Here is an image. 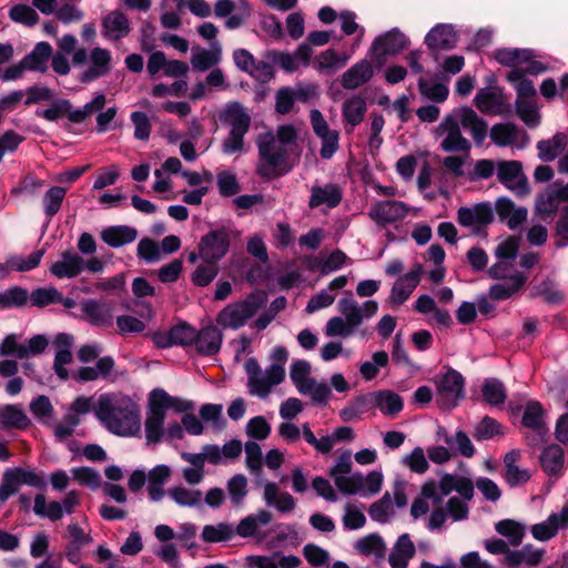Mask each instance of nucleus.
Segmentation results:
<instances>
[{"mask_svg": "<svg viewBox=\"0 0 568 568\" xmlns=\"http://www.w3.org/2000/svg\"><path fill=\"white\" fill-rule=\"evenodd\" d=\"M290 377L296 389L301 393L314 381L311 377V364L305 359L294 361L291 365Z\"/></svg>", "mask_w": 568, "mask_h": 568, "instance_id": "680f3d73", "label": "nucleus"}, {"mask_svg": "<svg viewBox=\"0 0 568 568\" xmlns=\"http://www.w3.org/2000/svg\"><path fill=\"white\" fill-rule=\"evenodd\" d=\"M546 550L537 548L532 544H526L519 549H511L507 558H503L501 562L508 568H518L526 566L528 568L537 567L544 561Z\"/></svg>", "mask_w": 568, "mask_h": 568, "instance_id": "412c9836", "label": "nucleus"}, {"mask_svg": "<svg viewBox=\"0 0 568 568\" xmlns=\"http://www.w3.org/2000/svg\"><path fill=\"white\" fill-rule=\"evenodd\" d=\"M346 264H352V260L342 250L336 248L325 260L322 262L315 261V264L310 265L308 268H318L322 275H328Z\"/></svg>", "mask_w": 568, "mask_h": 568, "instance_id": "864d4df0", "label": "nucleus"}, {"mask_svg": "<svg viewBox=\"0 0 568 568\" xmlns=\"http://www.w3.org/2000/svg\"><path fill=\"white\" fill-rule=\"evenodd\" d=\"M75 67L87 64L82 72L81 81L84 83L95 81L108 75L112 70V52L109 49L94 47L88 53L87 49L79 48L72 55Z\"/></svg>", "mask_w": 568, "mask_h": 568, "instance_id": "39448f33", "label": "nucleus"}, {"mask_svg": "<svg viewBox=\"0 0 568 568\" xmlns=\"http://www.w3.org/2000/svg\"><path fill=\"white\" fill-rule=\"evenodd\" d=\"M256 144L258 150L256 173L262 179L273 180L291 171L288 149L275 140L273 134L258 136Z\"/></svg>", "mask_w": 568, "mask_h": 568, "instance_id": "20e7f679", "label": "nucleus"}, {"mask_svg": "<svg viewBox=\"0 0 568 568\" xmlns=\"http://www.w3.org/2000/svg\"><path fill=\"white\" fill-rule=\"evenodd\" d=\"M568 527V505H565L560 513L551 514L548 518L539 524L531 526L532 537L538 541H548L554 538L560 528Z\"/></svg>", "mask_w": 568, "mask_h": 568, "instance_id": "4be33fe9", "label": "nucleus"}, {"mask_svg": "<svg viewBox=\"0 0 568 568\" xmlns=\"http://www.w3.org/2000/svg\"><path fill=\"white\" fill-rule=\"evenodd\" d=\"M226 488L232 505L239 507L243 504L248 493L247 478L242 474H236L227 480Z\"/></svg>", "mask_w": 568, "mask_h": 568, "instance_id": "338daca9", "label": "nucleus"}, {"mask_svg": "<svg viewBox=\"0 0 568 568\" xmlns=\"http://www.w3.org/2000/svg\"><path fill=\"white\" fill-rule=\"evenodd\" d=\"M407 45L408 40L405 34L397 29H393L373 41L371 53L374 60L383 63L385 57L398 54L405 50Z\"/></svg>", "mask_w": 568, "mask_h": 568, "instance_id": "dca6fc26", "label": "nucleus"}, {"mask_svg": "<svg viewBox=\"0 0 568 568\" xmlns=\"http://www.w3.org/2000/svg\"><path fill=\"white\" fill-rule=\"evenodd\" d=\"M418 90L425 99L436 103L444 102L449 94L447 85L425 78L418 80Z\"/></svg>", "mask_w": 568, "mask_h": 568, "instance_id": "5fc2aeb1", "label": "nucleus"}, {"mask_svg": "<svg viewBox=\"0 0 568 568\" xmlns=\"http://www.w3.org/2000/svg\"><path fill=\"white\" fill-rule=\"evenodd\" d=\"M84 268V260L70 251L61 254V260L53 263L50 272L58 278H72L78 276Z\"/></svg>", "mask_w": 568, "mask_h": 568, "instance_id": "c756f323", "label": "nucleus"}, {"mask_svg": "<svg viewBox=\"0 0 568 568\" xmlns=\"http://www.w3.org/2000/svg\"><path fill=\"white\" fill-rule=\"evenodd\" d=\"M235 536L232 525L227 523H220L217 525H206L202 530V539L205 542H222L229 541Z\"/></svg>", "mask_w": 568, "mask_h": 568, "instance_id": "13d9d810", "label": "nucleus"}, {"mask_svg": "<svg viewBox=\"0 0 568 568\" xmlns=\"http://www.w3.org/2000/svg\"><path fill=\"white\" fill-rule=\"evenodd\" d=\"M496 173L498 181L517 195L524 196L529 193L528 181L519 161H499Z\"/></svg>", "mask_w": 568, "mask_h": 568, "instance_id": "f8f14e48", "label": "nucleus"}, {"mask_svg": "<svg viewBox=\"0 0 568 568\" xmlns=\"http://www.w3.org/2000/svg\"><path fill=\"white\" fill-rule=\"evenodd\" d=\"M220 122L230 128L227 136L222 142V151L225 154H235L244 151V136L252 123L251 114L240 102L226 103L219 112Z\"/></svg>", "mask_w": 568, "mask_h": 568, "instance_id": "7ed1b4c3", "label": "nucleus"}, {"mask_svg": "<svg viewBox=\"0 0 568 568\" xmlns=\"http://www.w3.org/2000/svg\"><path fill=\"white\" fill-rule=\"evenodd\" d=\"M372 408H374L372 393L362 394L351 399L346 406L339 410V418L346 423L355 422Z\"/></svg>", "mask_w": 568, "mask_h": 568, "instance_id": "4c0bfd02", "label": "nucleus"}, {"mask_svg": "<svg viewBox=\"0 0 568 568\" xmlns=\"http://www.w3.org/2000/svg\"><path fill=\"white\" fill-rule=\"evenodd\" d=\"M420 268L412 270L400 276L393 285L389 294V303L399 306L405 303L420 282Z\"/></svg>", "mask_w": 568, "mask_h": 568, "instance_id": "393cba45", "label": "nucleus"}, {"mask_svg": "<svg viewBox=\"0 0 568 568\" xmlns=\"http://www.w3.org/2000/svg\"><path fill=\"white\" fill-rule=\"evenodd\" d=\"M520 134L518 126L510 122L494 124L489 132L493 143L503 148L517 144Z\"/></svg>", "mask_w": 568, "mask_h": 568, "instance_id": "a18cd8bd", "label": "nucleus"}, {"mask_svg": "<svg viewBox=\"0 0 568 568\" xmlns=\"http://www.w3.org/2000/svg\"><path fill=\"white\" fill-rule=\"evenodd\" d=\"M244 368L247 375L250 394L260 398H266L273 387L284 381L280 367H267L263 371L255 358H248L244 364Z\"/></svg>", "mask_w": 568, "mask_h": 568, "instance_id": "0eeeda50", "label": "nucleus"}, {"mask_svg": "<svg viewBox=\"0 0 568 568\" xmlns=\"http://www.w3.org/2000/svg\"><path fill=\"white\" fill-rule=\"evenodd\" d=\"M416 548L408 534L400 535L388 555L392 568H407L409 560L415 556Z\"/></svg>", "mask_w": 568, "mask_h": 568, "instance_id": "7c9ffc66", "label": "nucleus"}, {"mask_svg": "<svg viewBox=\"0 0 568 568\" xmlns=\"http://www.w3.org/2000/svg\"><path fill=\"white\" fill-rule=\"evenodd\" d=\"M273 519L271 511L266 509H260L255 514L248 515L240 520L237 526L234 528L235 535L242 538L256 537L258 528L268 525Z\"/></svg>", "mask_w": 568, "mask_h": 568, "instance_id": "473e14b6", "label": "nucleus"}, {"mask_svg": "<svg viewBox=\"0 0 568 568\" xmlns=\"http://www.w3.org/2000/svg\"><path fill=\"white\" fill-rule=\"evenodd\" d=\"M106 103V97L103 93H98L95 97L85 103L81 109L72 110L70 113V122L71 123H83L88 118H90L93 113L100 112L103 110Z\"/></svg>", "mask_w": 568, "mask_h": 568, "instance_id": "bf43d9fd", "label": "nucleus"}, {"mask_svg": "<svg viewBox=\"0 0 568 568\" xmlns=\"http://www.w3.org/2000/svg\"><path fill=\"white\" fill-rule=\"evenodd\" d=\"M460 128L468 131L478 145L483 144L488 132L487 122L473 109L467 106L455 109L445 115L435 129L436 136L442 138L439 145L443 151L463 152L468 155L471 143L462 134Z\"/></svg>", "mask_w": 568, "mask_h": 568, "instance_id": "f257e3e1", "label": "nucleus"}, {"mask_svg": "<svg viewBox=\"0 0 568 568\" xmlns=\"http://www.w3.org/2000/svg\"><path fill=\"white\" fill-rule=\"evenodd\" d=\"M33 511L40 517L58 521L63 517V508L59 501L47 503L45 496L38 494L34 497Z\"/></svg>", "mask_w": 568, "mask_h": 568, "instance_id": "4d7b16f0", "label": "nucleus"}, {"mask_svg": "<svg viewBox=\"0 0 568 568\" xmlns=\"http://www.w3.org/2000/svg\"><path fill=\"white\" fill-rule=\"evenodd\" d=\"M527 280L528 277L524 273L516 271L511 276H509V281L506 280L504 283H496L491 285L489 288V297L494 301H505L510 298L524 287Z\"/></svg>", "mask_w": 568, "mask_h": 568, "instance_id": "c9c22d12", "label": "nucleus"}, {"mask_svg": "<svg viewBox=\"0 0 568 568\" xmlns=\"http://www.w3.org/2000/svg\"><path fill=\"white\" fill-rule=\"evenodd\" d=\"M166 414L155 405L149 397L146 418H145V437L148 443L158 444L164 435V422Z\"/></svg>", "mask_w": 568, "mask_h": 568, "instance_id": "cd10ccee", "label": "nucleus"}, {"mask_svg": "<svg viewBox=\"0 0 568 568\" xmlns=\"http://www.w3.org/2000/svg\"><path fill=\"white\" fill-rule=\"evenodd\" d=\"M457 36L449 24H437L426 36L425 43L430 50H448L455 48Z\"/></svg>", "mask_w": 568, "mask_h": 568, "instance_id": "2f4dec72", "label": "nucleus"}, {"mask_svg": "<svg viewBox=\"0 0 568 568\" xmlns=\"http://www.w3.org/2000/svg\"><path fill=\"white\" fill-rule=\"evenodd\" d=\"M131 32V22L128 16L121 10L108 12L101 20V33L111 41H119Z\"/></svg>", "mask_w": 568, "mask_h": 568, "instance_id": "6ab92c4d", "label": "nucleus"}, {"mask_svg": "<svg viewBox=\"0 0 568 568\" xmlns=\"http://www.w3.org/2000/svg\"><path fill=\"white\" fill-rule=\"evenodd\" d=\"M516 113L529 128L540 123V114L534 99H516Z\"/></svg>", "mask_w": 568, "mask_h": 568, "instance_id": "052dcab7", "label": "nucleus"}, {"mask_svg": "<svg viewBox=\"0 0 568 568\" xmlns=\"http://www.w3.org/2000/svg\"><path fill=\"white\" fill-rule=\"evenodd\" d=\"M474 103L480 112L489 115H503L511 111L507 98L498 88L480 89L474 99Z\"/></svg>", "mask_w": 568, "mask_h": 568, "instance_id": "f3484780", "label": "nucleus"}, {"mask_svg": "<svg viewBox=\"0 0 568 568\" xmlns=\"http://www.w3.org/2000/svg\"><path fill=\"white\" fill-rule=\"evenodd\" d=\"M520 457V450L517 449L510 450L504 457V478L510 487L524 485L531 478V471L519 466Z\"/></svg>", "mask_w": 568, "mask_h": 568, "instance_id": "bb28decb", "label": "nucleus"}, {"mask_svg": "<svg viewBox=\"0 0 568 568\" xmlns=\"http://www.w3.org/2000/svg\"><path fill=\"white\" fill-rule=\"evenodd\" d=\"M484 400L490 406H501L507 398L504 383L497 378H486L481 386Z\"/></svg>", "mask_w": 568, "mask_h": 568, "instance_id": "8fccbe9b", "label": "nucleus"}, {"mask_svg": "<svg viewBox=\"0 0 568 568\" xmlns=\"http://www.w3.org/2000/svg\"><path fill=\"white\" fill-rule=\"evenodd\" d=\"M82 320L93 326L109 327L113 324V307L110 303L88 298L80 305Z\"/></svg>", "mask_w": 568, "mask_h": 568, "instance_id": "a211bd4d", "label": "nucleus"}, {"mask_svg": "<svg viewBox=\"0 0 568 568\" xmlns=\"http://www.w3.org/2000/svg\"><path fill=\"white\" fill-rule=\"evenodd\" d=\"M306 94L302 91H294L291 88H281L275 95V110L278 114H287L294 105L295 100H304Z\"/></svg>", "mask_w": 568, "mask_h": 568, "instance_id": "e2e57ef3", "label": "nucleus"}, {"mask_svg": "<svg viewBox=\"0 0 568 568\" xmlns=\"http://www.w3.org/2000/svg\"><path fill=\"white\" fill-rule=\"evenodd\" d=\"M568 146V135L562 132L556 133L552 138L537 142V150L540 160L544 162L554 161Z\"/></svg>", "mask_w": 568, "mask_h": 568, "instance_id": "ea45409f", "label": "nucleus"}, {"mask_svg": "<svg viewBox=\"0 0 568 568\" xmlns=\"http://www.w3.org/2000/svg\"><path fill=\"white\" fill-rule=\"evenodd\" d=\"M436 386V403L442 409L456 407L465 397V378L456 369L448 367L447 371L434 378Z\"/></svg>", "mask_w": 568, "mask_h": 568, "instance_id": "423d86ee", "label": "nucleus"}, {"mask_svg": "<svg viewBox=\"0 0 568 568\" xmlns=\"http://www.w3.org/2000/svg\"><path fill=\"white\" fill-rule=\"evenodd\" d=\"M409 210V206L402 201L381 200L371 204L367 214L378 226L386 227L402 222L408 215Z\"/></svg>", "mask_w": 568, "mask_h": 568, "instance_id": "1a4fd4ad", "label": "nucleus"}, {"mask_svg": "<svg viewBox=\"0 0 568 568\" xmlns=\"http://www.w3.org/2000/svg\"><path fill=\"white\" fill-rule=\"evenodd\" d=\"M221 60L220 49L215 51L193 48L191 64L196 71H206L212 67L216 65Z\"/></svg>", "mask_w": 568, "mask_h": 568, "instance_id": "6e6d98bb", "label": "nucleus"}, {"mask_svg": "<svg viewBox=\"0 0 568 568\" xmlns=\"http://www.w3.org/2000/svg\"><path fill=\"white\" fill-rule=\"evenodd\" d=\"M342 199L343 190L335 183L313 185L311 189L308 206L311 209H316L325 205L328 209H334L339 205Z\"/></svg>", "mask_w": 568, "mask_h": 568, "instance_id": "5701e85b", "label": "nucleus"}, {"mask_svg": "<svg viewBox=\"0 0 568 568\" xmlns=\"http://www.w3.org/2000/svg\"><path fill=\"white\" fill-rule=\"evenodd\" d=\"M545 414L546 412L539 402L529 400L524 409L523 425L532 429L539 437H541L548 430L545 423Z\"/></svg>", "mask_w": 568, "mask_h": 568, "instance_id": "58836bf2", "label": "nucleus"}, {"mask_svg": "<svg viewBox=\"0 0 568 568\" xmlns=\"http://www.w3.org/2000/svg\"><path fill=\"white\" fill-rule=\"evenodd\" d=\"M230 248V232L222 227L202 236L199 243V254L203 261L219 262Z\"/></svg>", "mask_w": 568, "mask_h": 568, "instance_id": "9d476101", "label": "nucleus"}, {"mask_svg": "<svg viewBox=\"0 0 568 568\" xmlns=\"http://www.w3.org/2000/svg\"><path fill=\"white\" fill-rule=\"evenodd\" d=\"M469 507L466 500L460 499L459 497H450L445 508L436 507L429 515L427 528L432 531L440 529L448 517H450L454 521H462L468 518Z\"/></svg>", "mask_w": 568, "mask_h": 568, "instance_id": "ddd939ff", "label": "nucleus"}, {"mask_svg": "<svg viewBox=\"0 0 568 568\" xmlns=\"http://www.w3.org/2000/svg\"><path fill=\"white\" fill-rule=\"evenodd\" d=\"M263 500L270 507L275 508L280 513H291L296 506L294 497L281 490L276 483L270 481L264 485Z\"/></svg>", "mask_w": 568, "mask_h": 568, "instance_id": "c85d7f7f", "label": "nucleus"}, {"mask_svg": "<svg viewBox=\"0 0 568 568\" xmlns=\"http://www.w3.org/2000/svg\"><path fill=\"white\" fill-rule=\"evenodd\" d=\"M366 111V100L358 94L347 98L342 103V116L346 133H352L355 126L363 122Z\"/></svg>", "mask_w": 568, "mask_h": 568, "instance_id": "b1692460", "label": "nucleus"}, {"mask_svg": "<svg viewBox=\"0 0 568 568\" xmlns=\"http://www.w3.org/2000/svg\"><path fill=\"white\" fill-rule=\"evenodd\" d=\"M373 74L372 63L367 60H361L342 75V87L347 90L357 89L368 82Z\"/></svg>", "mask_w": 568, "mask_h": 568, "instance_id": "f704fd0d", "label": "nucleus"}, {"mask_svg": "<svg viewBox=\"0 0 568 568\" xmlns=\"http://www.w3.org/2000/svg\"><path fill=\"white\" fill-rule=\"evenodd\" d=\"M52 47L48 42H39L33 50L23 57L22 62L28 71L45 72Z\"/></svg>", "mask_w": 568, "mask_h": 568, "instance_id": "37998d69", "label": "nucleus"}, {"mask_svg": "<svg viewBox=\"0 0 568 568\" xmlns=\"http://www.w3.org/2000/svg\"><path fill=\"white\" fill-rule=\"evenodd\" d=\"M67 194V189L61 186L50 187L43 195V209L48 219H52L61 209Z\"/></svg>", "mask_w": 568, "mask_h": 568, "instance_id": "69168bd1", "label": "nucleus"}, {"mask_svg": "<svg viewBox=\"0 0 568 568\" xmlns=\"http://www.w3.org/2000/svg\"><path fill=\"white\" fill-rule=\"evenodd\" d=\"M494 57L501 65L515 69L521 68L520 65L530 59L531 51L526 49L504 48L496 50Z\"/></svg>", "mask_w": 568, "mask_h": 568, "instance_id": "603ef678", "label": "nucleus"}, {"mask_svg": "<svg viewBox=\"0 0 568 568\" xmlns=\"http://www.w3.org/2000/svg\"><path fill=\"white\" fill-rule=\"evenodd\" d=\"M310 122L314 134L321 140V158L331 159L339 149V132L329 128L323 113L317 109L311 110Z\"/></svg>", "mask_w": 568, "mask_h": 568, "instance_id": "6e6552de", "label": "nucleus"}, {"mask_svg": "<svg viewBox=\"0 0 568 568\" xmlns=\"http://www.w3.org/2000/svg\"><path fill=\"white\" fill-rule=\"evenodd\" d=\"M138 232L126 225L109 226L101 231L102 241L111 247H120L135 241Z\"/></svg>", "mask_w": 568, "mask_h": 568, "instance_id": "a19ab883", "label": "nucleus"}, {"mask_svg": "<svg viewBox=\"0 0 568 568\" xmlns=\"http://www.w3.org/2000/svg\"><path fill=\"white\" fill-rule=\"evenodd\" d=\"M506 79L515 87L517 99H534L536 97L534 83L525 78V71L521 68L511 69Z\"/></svg>", "mask_w": 568, "mask_h": 568, "instance_id": "3c124183", "label": "nucleus"}, {"mask_svg": "<svg viewBox=\"0 0 568 568\" xmlns=\"http://www.w3.org/2000/svg\"><path fill=\"white\" fill-rule=\"evenodd\" d=\"M223 341L221 331L213 325L202 327L195 333L194 344L196 352L203 356H211L219 353Z\"/></svg>", "mask_w": 568, "mask_h": 568, "instance_id": "a878e982", "label": "nucleus"}, {"mask_svg": "<svg viewBox=\"0 0 568 568\" xmlns=\"http://www.w3.org/2000/svg\"><path fill=\"white\" fill-rule=\"evenodd\" d=\"M494 220L493 207L489 203H477L471 207L463 206L457 211V221L460 225L479 230Z\"/></svg>", "mask_w": 568, "mask_h": 568, "instance_id": "aec40b11", "label": "nucleus"}, {"mask_svg": "<svg viewBox=\"0 0 568 568\" xmlns=\"http://www.w3.org/2000/svg\"><path fill=\"white\" fill-rule=\"evenodd\" d=\"M156 406L162 408L166 414L168 409H173L175 413H186L193 409V403L169 395L164 389L158 388L150 393L149 396Z\"/></svg>", "mask_w": 568, "mask_h": 568, "instance_id": "c03bdc74", "label": "nucleus"}, {"mask_svg": "<svg viewBox=\"0 0 568 568\" xmlns=\"http://www.w3.org/2000/svg\"><path fill=\"white\" fill-rule=\"evenodd\" d=\"M394 504L388 491H386L379 500L373 503L368 508L369 517L373 520L383 524L388 521L389 517L394 516Z\"/></svg>", "mask_w": 568, "mask_h": 568, "instance_id": "774afa93", "label": "nucleus"}, {"mask_svg": "<svg viewBox=\"0 0 568 568\" xmlns=\"http://www.w3.org/2000/svg\"><path fill=\"white\" fill-rule=\"evenodd\" d=\"M559 204L560 203L554 190L549 185L538 194L536 200V211L541 216V219L546 220L558 210Z\"/></svg>", "mask_w": 568, "mask_h": 568, "instance_id": "0e129e2a", "label": "nucleus"}, {"mask_svg": "<svg viewBox=\"0 0 568 568\" xmlns=\"http://www.w3.org/2000/svg\"><path fill=\"white\" fill-rule=\"evenodd\" d=\"M169 496L181 507H199L203 501V494L195 488L174 486L168 490Z\"/></svg>", "mask_w": 568, "mask_h": 568, "instance_id": "de8ad7c7", "label": "nucleus"}, {"mask_svg": "<svg viewBox=\"0 0 568 568\" xmlns=\"http://www.w3.org/2000/svg\"><path fill=\"white\" fill-rule=\"evenodd\" d=\"M95 416L112 434L135 437L141 433V409L139 404L122 393L100 395Z\"/></svg>", "mask_w": 568, "mask_h": 568, "instance_id": "f03ea898", "label": "nucleus"}, {"mask_svg": "<svg viewBox=\"0 0 568 568\" xmlns=\"http://www.w3.org/2000/svg\"><path fill=\"white\" fill-rule=\"evenodd\" d=\"M338 311L344 316L343 318L353 327L355 331L359 327L364 318L374 316L378 310L377 302L368 300L359 305L353 297L352 293L348 292L347 296L342 297L338 301Z\"/></svg>", "mask_w": 568, "mask_h": 568, "instance_id": "9b49d317", "label": "nucleus"}, {"mask_svg": "<svg viewBox=\"0 0 568 568\" xmlns=\"http://www.w3.org/2000/svg\"><path fill=\"white\" fill-rule=\"evenodd\" d=\"M251 14L252 9L245 0H240L237 3L233 0H217L214 4V16L226 18L225 28L230 30L242 27Z\"/></svg>", "mask_w": 568, "mask_h": 568, "instance_id": "2eb2a0df", "label": "nucleus"}, {"mask_svg": "<svg viewBox=\"0 0 568 568\" xmlns=\"http://www.w3.org/2000/svg\"><path fill=\"white\" fill-rule=\"evenodd\" d=\"M495 530L497 534L505 537L511 547L520 546L526 535L525 526L514 519H503L497 521L495 524Z\"/></svg>", "mask_w": 568, "mask_h": 568, "instance_id": "49530a36", "label": "nucleus"}, {"mask_svg": "<svg viewBox=\"0 0 568 568\" xmlns=\"http://www.w3.org/2000/svg\"><path fill=\"white\" fill-rule=\"evenodd\" d=\"M374 408L388 417L397 416L404 407L403 398L395 392L382 389L372 392Z\"/></svg>", "mask_w": 568, "mask_h": 568, "instance_id": "72a5a7b5", "label": "nucleus"}, {"mask_svg": "<svg viewBox=\"0 0 568 568\" xmlns=\"http://www.w3.org/2000/svg\"><path fill=\"white\" fill-rule=\"evenodd\" d=\"M540 465L549 476L561 475L565 466L564 449L556 444L546 447L540 455Z\"/></svg>", "mask_w": 568, "mask_h": 568, "instance_id": "79ce46f5", "label": "nucleus"}, {"mask_svg": "<svg viewBox=\"0 0 568 568\" xmlns=\"http://www.w3.org/2000/svg\"><path fill=\"white\" fill-rule=\"evenodd\" d=\"M258 308L252 301H243L225 306L216 316V323L223 328L237 329L254 316Z\"/></svg>", "mask_w": 568, "mask_h": 568, "instance_id": "4468645a", "label": "nucleus"}, {"mask_svg": "<svg viewBox=\"0 0 568 568\" xmlns=\"http://www.w3.org/2000/svg\"><path fill=\"white\" fill-rule=\"evenodd\" d=\"M428 499L433 501L434 506L442 504V498L437 495L436 481L430 480L423 485L420 496L417 497L410 507V514L414 518H419L429 511Z\"/></svg>", "mask_w": 568, "mask_h": 568, "instance_id": "e433bc0d", "label": "nucleus"}, {"mask_svg": "<svg viewBox=\"0 0 568 568\" xmlns=\"http://www.w3.org/2000/svg\"><path fill=\"white\" fill-rule=\"evenodd\" d=\"M0 423L6 428L26 429L31 424L26 413L16 405L0 408Z\"/></svg>", "mask_w": 568, "mask_h": 568, "instance_id": "09e8293b", "label": "nucleus"}]
</instances>
